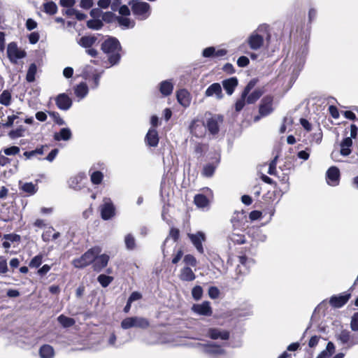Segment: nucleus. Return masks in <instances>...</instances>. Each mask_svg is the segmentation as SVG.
<instances>
[{"mask_svg":"<svg viewBox=\"0 0 358 358\" xmlns=\"http://www.w3.org/2000/svg\"><path fill=\"white\" fill-rule=\"evenodd\" d=\"M177 100L184 107H188L191 102V96L189 92L185 89L177 92Z\"/></svg>","mask_w":358,"mask_h":358,"instance_id":"obj_24","label":"nucleus"},{"mask_svg":"<svg viewBox=\"0 0 358 358\" xmlns=\"http://www.w3.org/2000/svg\"><path fill=\"white\" fill-rule=\"evenodd\" d=\"M149 325V321L146 318L141 317H127L121 322V327L124 329H128L132 327L146 329Z\"/></svg>","mask_w":358,"mask_h":358,"instance_id":"obj_6","label":"nucleus"},{"mask_svg":"<svg viewBox=\"0 0 358 358\" xmlns=\"http://www.w3.org/2000/svg\"><path fill=\"white\" fill-rule=\"evenodd\" d=\"M198 345L201 348V352L210 357H216L225 354L224 350L221 346L216 345L213 343L208 344L199 343Z\"/></svg>","mask_w":358,"mask_h":358,"instance_id":"obj_12","label":"nucleus"},{"mask_svg":"<svg viewBox=\"0 0 358 358\" xmlns=\"http://www.w3.org/2000/svg\"><path fill=\"white\" fill-rule=\"evenodd\" d=\"M208 295L213 299H217L220 296V290L216 287H210L208 289Z\"/></svg>","mask_w":358,"mask_h":358,"instance_id":"obj_59","label":"nucleus"},{"mask_svg":"<svg viewBox=\"0 0 358 358\" xmlns=\"http://www.w3.org/2000/svg\"><path fill=\"white\" fill-rule=\"evenodd\" d=\"M43 261V255H38L35 256L29 262V266L31 268H38L39 267Z\"/></svg>","mask_w":358,"mask_h":358,"instance_id":"obj_52","label":"nucleus"},{"mask_svg":"<svg viewBox=\"0 0 358 358\" xmlns=\"http://www.w3.org/2000/svg\"><path fill=\"white\" fill-rule=\"evenodd\" d=\"M58 322L64 328H68L75 324V320L71 317H66L64 315H60L57 317Z\"/></svg>","mask_w":358,"mask_h":358,"instance_id":"obj_40","label":"nucleus"},{"mask_svg":"<svg viewBox=\"0 0 358 358\" xmlns=\"http://www.w3.org/2000/svg\"><path fill=\"white\" fill-rule=\"evenodd\" d=\"M173 90V83L169 80H164L159 84V91L163 96L170 95Z\"/></svg>","mask_w":358,"mask_h":358,"instance_id":"obj_35","label":"nucleus"},{"mask_svg":"<svg viewBox=\"0 0 358 358\" xmlns=\"http://www.w3.org/2000/svg\"><path fill=\"white\" fill-rule=\"evenodd\" d=\"M205 94L206 96H215L217 99H221L223 97L222 87L220 83H215L210 85L206 90Z\"/></svg>","mask_w":358,"mask_h":358,"instance_id":"obj_21","label":"nucleus"},{"mask_svg":"<svg viewBox=\"0 0 358 358\" xmlns=\"http://www.w3.org/2000/svg\"><path fill=\"white\" fill-rule=\"evenodd\" d=\"M179 278L182 281H193L196 278V275L191 268L185 266L180 269Z\"/></svg>","mask_w":358,"mask_h":358,"instance_id":"obj_25","label":"nucleus"},{"mask_svg":"<svg viewBox=\"0 0 358 358\" xmlns=\"http://www.w3.org/2000/svg\"><path fill=\"white\" fill-rule=\"evenodd\" d=\"M145 143L151 147H157L159 143V136L157 130L150 128L145 138Z\"/></svg>","mask_w":358,"mask_h":358,"instance_id":"obj_22","label":"nucleus"},{"mask_svg":"<svg viewBox=\"0 0 358 358\" xmlns=\"http://www.w3.org/2000/svg\"><path fill=\"white\" fill-rule=\"evenodd\" d=\"M350 327L352 331H358V312L354 313L350 322Z\"/></svg>","mask_w":358,"mask_h":358,"instance_id":"obj_55","label":"nucleus"},{"mask_svg":"<svg viewBox=\"0 0 358 358\" xmlns=\"http://www.w3.org/2000/svg\"><path fill=\"white\" fill-rule=\"evenodd\" d=\"M57 108L62 110H68L72 106V99L65 93L58 94L55 98Z\"/></svg>","mask_w":358,"mask_h":358,"instance_id":"obj_16","label":"nucleus"},{"mask_svg":"<svg viewBox=\"0 0 358 358\" xmlns=\"http://www.w3.org/2000/svg\"><path fill=\"white\" fill-rule=\"evenodd\" d=\"M187 236L191 241L192 245L195 247L196 250L200 254L204 253L203 243L206 241V236L204 232L197 231L195 234L188 233Z\"/></svg>","mask_w":358,"mask_h":358,"instance_id":"obj_9","label":"nucleus"},{"mask_svg":"<svg viewBox=\"0 0 358 358\" xmlns=\"http://www.w3.org/2000/svg\"><path fill=\"white\" fill-rule=\"evenodd\" d=\"M223 123V116L221 115H213L206 119L205 128L212 135H216L220 131V127Z\"/></svg>","mask_w":358,"mask_h":358,"instance_id":"obj_8","label":"nucleus"},{"mask_svg":"<svg viewBox=\"0 0 358 358\" xmlns=\"http://www.w3.org/2000/svg\"><path fill=\"white\" fill-rule=\"evenodd\" d=\"M256 82L255 80H250L246 87L244 88L241 96L238 99L235 103V109L236 112H240L245 106L246 102V96L249 92L254 88Z\"/></svg>","mask_w":358,"mask_h":358,"instance_id":"obj_14","label":"nucleus"},{"mask_svg":"<svg viewBox=\"0 0 358 358\" xmlns=\"http://www.w3.org/2000/svg\"><path fill=\"white\" fill-rule=\"evenodd\" d=\"M208 336L213 340L221 339L226 341L229 338V332L216 328H210L208 331Z\"/></svg>","mask_w":358,"mask_h":358,"instance_id":"obj_20","label":"nucleus"},{"mask_svg":"<svg viewBox=\"0 0 358 358\" xmlns=\"http://www.w3.org/2000/svg\"><path fill=\"white\" fill-rule=\"evenodd\" d=\"M8 271L6 260L0 257V274H5Z\"/></svg>","mask_w":358,"mask_h":358,"instance_id":"obj_61","label":"nucleus"},{"mask_svg":"<svg viewBox=\"0 0 358 358\" xmlns=\"http://www.w3.org/2000/svg\"><path fill=\"white\" fill-rule=\"evenodd\" d=\"M7 55L10 61L15 64L18 59H22L26 56V52L24 50H20L16 43L11 42L8 45Z\"/></svg>","mask_w":358,"mask_h":358,"instance_id":"obj_10","label":"nucleus"},{"mask_svg":"<svg viewBox=\"0 0 358 358\" xmlns=\"http://www.w3.org/2000/svg\"><path fill=\"white\" fill-rule=\"evenodd\" d=\"M74 94L79 100L85 98L88 94V87L86 83H81L74 87Z\"/></svg>","mask_w":358,"mask_h":358,"instance_id":"obj_31","label":"nucleus"},{"mask_svg":"<svg viewBox=\"0 0 358 358\" xmlns=\"http://www.w3.org/2000/svg\"><path fill=\"white\" fill-rule=\"evenodd\" d=\"M129 4L131 6L133 14L140 20L147 19L150 15V6L143 1L131 0Z\"/></svg>","mask_w":358,"mask_h":358,"instance_id":"obj_4","label":"nucleus"},{"mask_svg":"<svg viewBox=\"0 0 358 358\" xmlns=\"http://www.w3.org/2000/svg\"><path fill=\"white\" fill-rule=\"evenodd\" d=\"M101 218L108 220L115 215V207L109 198L103 199V203L100 206Z\"/></svg>","mask_w":358,"mask_h":358,"instance_id":"obj_13","label":"nucleus"},{"mask_svg":"<svg viewBox=\"0 0 358 358\" xmlns=\"http://www.w3.org/2000/svg\"><path fill=\"white\" fill-rule=\"evenodd\" d=\"M278 156H275L273 159L270 162L268 170V173L270 175H275L276 173V164H277Z\"/></svg>","mask_w":358,"mask_h":358,"instance_id":"obj_57","label":"nucleus"},{"mask_svg":"<svg viewBox=\"0 0 358 358\" xmlns=\"http://www.w3.org/2000/svg\"><path fill=\"white\" fill-rule=\"evenodd\" d=\"M352 145V141L351 138H345L341 143V154L343 156H348L351 153L350 147Z\"/></svg>","mask_w":358,"mask_h":358,"instance_id":"obj_32","label":"nucleus"},{"mask_svg":"<svg viewBox=\"0 0 358 358\" xmlns=\"http://www.w3.org/2000/svg\"><path fill=\"white\" fill-rule=\"evenodd\" d=\"M39 355L41 358H53L55 351L51 345H43L40 348Z\"/></svg>","mask_w":358,"mask_h":358,"instance_id":"obj_36","label":"nucleus"},{"mask_svg":"<svg viewBox=\"0 0 358 358\" xmlns=\"http://www.w3.org/2000/svg\"><path fill=\"white\" fill-rule=\"evenodd\" d=\"M20 189L27 196H31L36 193L38 191V186L36 184L32 182H20Z\"/></svg>","mask_w":358,"mask_h":358,"instance_id":"obj_29","label":"nucleus"},{"mask_svg":"<svg viewBox=\"0 0 358 358\" xmlns=\"http://www.w3.org/2000/svg\"><path fill=\"white\" fill-rule=\"evenodd\" d=\"M304 62H305V56L303 55V53H301V54L297 53L296 55L295 62L293 64V68H294L293 71L296 76H297L299 74V73L303 68Z\"/></svg>","mask_w":358,"mask_h":358,"instance_id":"obj_33","label":"nucleus"},{"mask_svg":"<svg viewBox=\"0 0 358 358\" xmlns=\"http://www.w3.org/2000/svg\"><path fill=\"white\" fill-rule=\"evenodd\" d=\"M215 48L214 47H208L203 50L202 55L204 57H214Z\"/></svg>","mask_w":358,"mask_h":358,"instance_id":"obj_60","label":"nucleus"},{"mask_svg":"<svg viewBox=\"0 0 358 358\" xmlns=\"http://www.w3.org/2000/svg\"><path fill=\"white\" fill-rule=\"evenodd\" d=\"M336 338L341 344L345 345L348 348L358 344V335L352 334L350 331L343 329L336 334Z\"/></svg>","mask_w":358,"mask_h":358,"instance_id":"obj_7","label":"nucleus"},{"mask_svg":"<svg viewBox=\"0 0 358 358\" xmlns=\"http://www.w3.org/2000/svg\"><path fill=\"white\" fill-rule=\"evenodd\" d=\"M270 36L268 26L266 24H260L248 36L238 50L243 53H248L245 48L248 46L253 51L259 50L264 46L265 38L268 39Z\"/></svg>","mask_w":358,"mask_h":358,"instance_id":"obj_1","label":"nucleus"},{"mask_svg":"<svg viewBox=\"0 0 358 358\" xmlns=\"http://www.w3.org/2000/svg\"><path fill=\"white\" fill-rule=\"evenodd\" d=\"M97 280L103 287H106L113 280V278L104 274H101L98 276Z\"/></svg>","mask_w":358,"mask_h":358,"instance_id":"obj_47","label":"nucleus"},{"mask_svg":"<svg viewBox=\"0 0 358 358\" xmlns=\"http://www.w3.org/2000/svg\"><path fill=\"white\" fill-rule=\"evenodd\" d=\"M249 63H250V60L245 56H241L237 60V65L239 67H245L249 64Z\"/></svg>","mask_w":358,"mask_h":358,"instance_id":"obj_63","label":"nucleus"},{"mask_svg":"<svg viewBox=\"0 0 358 358\" xmlns=\"http://www.w3.org/2000/svg\"><path fill=\"white\" fill-rule=\"evenodd\" d=\"M101 249L99 247H94L86 251L81 257L74 259L72 264L78 268H83L90 265L94 260L96 255L101 253Z\"/></svg>","mask_w":358,"mask_h":358,"instance_id":"obj_3","label":"nucleus"},{"mask_svg":"<svg viewBox=\"0 0 358 358\" xmlns=\"http://www.w3.org/2000/svg\"><path fill=\"white\" fill-rule=\"evenodd\" d=\"M273 97L271 96H266L264 97L259 105V112L260 116L264 117L268 115L273 110L272 107Z\"/></svg>","mask_w":358,"mask_h":358,"instance_id":"obj_15","label":"nucleus"},{"mask_svg":"<svg viewBox=\"0 0 358 358\" xmlns=\"http://www.w3.org/2000/svg\"><path fill=\"white\" fill-rule=\"evenodd\" d=\"M43 11L49 15H55L57 12V6L53 1H48L43 4Z\"/></svg>","mask_w":358,"mask_h":358,"instance_id":"obj_43","label":"nucleus"},{"mask_svg":"<svg viewBox=\"0 0 358 358\" xmlns=\"http://www.w3.org/2000/svg\"><path fill=\"white\" fill-rule=\"evenodd\" d=\"M340 179L339 169L336 166L330 167L327 171V181L329 185L336 186Z\"/></svg>","mask_w":358,"mask_h":358,"instance_id":"obj_19","label":"nucleus"},{"mask_svg":"<svg viewBox=\"0 0 358 358\" xmlns=\"http://www.w3.org/2000/svg\"><path fill=\"white\" fill-rule=\"evenodd\" d=\"M24 131H25L24 127L23 126H20L17 129L11 130L8 133V136L10 138L15 139V138L23 136Z\"/></svg>","mask_w":358,"mask_h":358,"instance_id":"obj_45","label":"nucleus"},{"mask_svg":"<svg viewBox=\"0 0 358 358\" xmlns=\"http://www.w3.org/2000/svg\"><path fill=\"white\" fill-rule=\"evenodd\" d=\"M189 130L192 134L200 138L204 135L205 125L199 121H193L189 126Z\"/></svg>","mask_w":358,"mask_h":358,"instance_id":"obj_23","label":"nucleus"},{"mask_svg":"<svg viewBox=\"0 0 358 358\" xmlns=\"http://www.w3.org/2000/svg\"><path fill=\"white\" fill-rule=\"evenodd\" d=\"M335 351V346L333 343L329 342L326 349L322 351L316 358H329Z\"/></svg>","mask_w":358,"mask_h":358,"instance_id":"obj_39","label":"nucleus"},{"mask_svg":"<svg viewBox=\"0 0 358 358\" xmlns=\"http://www.w3.org/2000/svg\"><path fill=\"white\" fill-rule=\"evenodd\" d=\"M48 114L50 117H52L54 122L58 125H64L66 124L65 121L60 117L59 114L57 112H48Z\"/></svg>","mask_w":358,"mask_h":358,"instance_id":"obj_53","label":"nucleus"},{"mask_svg":"<svg viewBox=\"0 0 358 358\" xmlns=\"http://www.w3.org/2000/svg\"><path fill=\"white\" fill-rule=\"evenodd\" d=\"M115 20L123 29L133 28L135 25V22L127 17L117 16Z\"/></svg>","mask_w":358,"mask_h":358,"instance_id":"obj_37","label":"nucleus"},{"mask_svg":"<svg viewBox=\"0 0 358 358\" xmlns=\"http://www.w3.org/2000/svg\"><path fill=\"white\" fill-rule=\"evenodd\" d=\"M97 41L94 36H85L80 38L78 43L80 46L89 48H91Z\"/></svg>","mask_w":358,"mask_h":358,"instance_id":"obj_34","label":"nucleus"},{"mask_svg":"<svg viewBox=\"0 0 358 358\" xmlns=\"http://www.w3.org/2000/svg\"><path fill=\"white\" fill-rule=\"evenodd\" d=\"M124 243L127 250H132L136 248V239L134 236L129 234L124 237Z\"/></svg>","mask_w":358,"mask_h":358,"instance_id":"obj_44","label":"nucleus"},{"mask_svg":"<svg viewBox=\"0 0 358 358\" xmlns=\"http://www.w3.org/2000/svg\"><path fill=\"white\" fill-rule=\"evenodd\" d=\"M183 261L187 265H189V266H196V263H197L196 259L192 255H186L184 257Z\"/></svg>","mask_w":358,"mask_h":358,"instance_id":"obj_56","label":"nucleus"},{"mask_svg":"<svg viewBox=\"0 0 358 358\" xmlns=\"http://www.w3.org/2000/svg\"><path fill=\"white\" fill-rule=\"evenodd\" d=\"M103 178V175L101 171H93L90 175V179L93 184L99 185L101 183Z\"/></svg>","mask_w":358,"mask_h":358,"instance_id":"obj_46","label":"nucleus"},{"mask_svg":"<svg viewBox=\"0 0 358 358\" xmlns=\"http://www.w3.org/2000/svg\"><path fill=\"white\" fill-rule=\"evenodd\" d=\"M101 50L108 55V61L111 66L117 64L120 60L121 45L115 38H109L101 44Z\"/></svg>","mask_w":358,"mask_h":358,"instance_id":"obj_2","label":"nucleus"},{"mask_svg":"<svg viewBox=\"0 0 358 358\" xmlns=\"http://www.w3.org/2000/svg\"><path fill=\"white\" fill-rule=\"evenodd\" d=\"M85 178L83 173L78 174L73 177H71L69 180V185L71 188L75 190H80L82 188L80 185L81 181Z\"/></svg>","mask_w":358,"mask_h":358,"instance_id":"obj_30","label":"nucleus"},{"mask_svg":"<svg viewBox=\"0 0 358 358\" xmlns=\"http://www.w3.org/2000/svg\"><path fill=\"white\" fill-rule=\"evenodd\" d=\"M228 241L234 244H243L245 242V236L241 234L232 232L228 236Z\"/></svg>","mask_w":358,"mask_h":358,"instance_id":"obj_41","label":"nucleus"},{"mask_svg":"<svg viewBox=\"0 0 358 358\" xmlns=\"http://www.w3.org/2000/svg\"><path fill=\"white\" fill-rule=\"evenodd\" d=\"M37 72V66L36 64H31L27 73L26 80L28 83H32L35 80V76Z\"/></svg>","mask_w":358,"mask_h":358,"instance_id":"obj_42","label":"nucleus"},{"mask_svg":"<svg viewBox=\"0 0 358 358\" xmlns=\"http://www.w3.org/2000/svg\"><path fill=\"white\" fill-rule=\"evenodd\" d=\"M10 93L5 90L0 95V103L4 106H8L10 103Z\"/></svg>","mask_w":358,"mask_h":358,"instance_id":"obj_49","label":"nucleus"},{"mask_svg":"<svg viewBox=\"0 0 358 358\" xmlns=\"http://www.w3.org/2000/svg\"><path fill=\"white\" fill-rule=\"evenodd\" d=\"M3 152L6 155H15L20 152V148L17 146H12L4 149Z\"/></svg>","mask_w":358,"mask_h":358,"instance_id":"obj_62","label":"nucleus"},{"mask_svg":"<svg viewBox=\"0 0 358 358\" xmlns=\"http://www.w3.org/2000/svg\"><path fill=\"white\" fill-rule=\"evenodd\" d=\"M109 259V256L106 254H99L98 255H96V257L92 262V267L94 271L96 272H100L103 268H104L107 266Z\"/></svg>","mask_w":358,"mask_h":358,"instance_id":"obj_18","label":"nucleus"},{"mask_svg":"<svg viewBox=\"0 0 358 358\" xmlns=\"http://www.w3.org/2000/svg\"><path fill=\"white\" fill-rule=\"evenodd\" d=\"M252 264V260L245 256L238 257V264L236 268V277H234V280L241 282L243 281L242 277L249 273L250 268Z\"/></svg>","mask_w":358,"mask_h":358,"instance_id":"obj_5","label":"nucleus"},{"mask_svg":"<svg viewBox=\"0 0 358 358\" xmlns=\"http://www.w3.org/2000/svg\"><path fill=\"white\" fill-rule=\"evenodd\" d=\"M251 236L256 241L264 242L266 239V236L263 234L259 229H256L251 232Z\"/></svg>","mask_w":358,"mask_h":358,"instance_id":"obj_48","label":"nucleus"},{"mask_svg":"<svg viewBox=\"0 0 358 358\" xmlns=\"http://www.w3.org/2000/svg\"><path fill=\"white\" fill-rule=\"evenodd\" d=\"M192 295L194 299L198 301L199 300L203 295V289L201 286L196 285L193 287L192 290Z\"/></svg>","mask_w":358,"mask_h":358,"instance_id":"obj_51","label":"nucleus"},{"mask_svg":"<svg viewBox=\"0 0 358 358\" xmlns=\"http://www.w3.org/2000/svg\"><path fill=\"white\" fill-rule=\"evenodd\" d=\"M215 167L212 164H207L203 167V173L206 177H210L213 175Z\"/></svg>","mask_w":358,"mask_h":358,"instance_id":"obj_58","label":"nucleus"},{"mask_svg":"<svg viewBox=\"0 0 358 358\" xmlns=\"http://www.w3.org/2000/svg\"><path fill=\"white\" fill-rule=\"evenodd\" d=\"M101 76V73L93 74L92 79L90 80V82H91L90 85L92 88L96 89L99 86Z\"/></svg>","mask_w":358,"mask_h":358,"instance_id":"obj_54","label":"nucleus"},{"mask_svg":"<svg viewBox=\"0 0 358 358\" xmlns=\"http://www.w3.org/2000/svg\"><path fill=\"white\" fill-rule=\"evenodd\" d=\"M192 309L194 313L200 315L210 316L213 313L210 303L208 301H203L201 303L194 304Z\"/></svg>","mask_w":358,"mask_h":358,"instance_id":"obj_17","label":"nucleus"},{"mask_svg":"<svg viewBox=\"0 0 358 358\" xmlns=\"http://www.w3.org/2000/svg\"><path fill=\"white\" fill-rule=\"evenodd\" d=\"M87 25L90 29L99 30L102 27L103 23L99 20H90L87 21Z\"/></svg>","mask_w":358,"mask_h":358,"instance_id":"obj_50","label":"nucleus"},{"mask_svg":"<svg viewBox=\"0 0 358 358\" xmlns=\"http://www.w3.org/2000/svg\"><path fill=\"white\" fill-rule=\"evenodd\" d=\"M263 91L261 89H256L252 92L248 94L246 96V102L248 104L255 103L263 94Z\"/></svg>","mask_w":358,"mask_h":358,"instance_id":"obj_38","label":"nucleus"},{"mask_svg":"<svg viewBox=\"0 0 358 358\" xmlns=\"http://www.w3.org/2000/svg\"><path fill=\"white\" fill-rule=\"evenodd\" d=\"M222 85L229 95H231L238 85V80L236 77H232L222 81Z\"/></svg>","mask_w":358,"mask_h":358,"instance_id":"obj_26","label":"nucleus"},{"mask_svg":"<svg viewBox=\"0 0 358 358\" xmlns=\"http://www.w3.org/2000/svg\"><path fill=\"white\" fill-rule=\"evenodd\" d=\"M115 15L112 12H106L102 15V20L106 22L110 23L115 19Z\"/></svg>","mask_w":358,"mask_h":358,"instance_id":"obj_64","label":"nucleus"},{"mask_svg":"<svg viewBox=\"0 0 358 358\" xmlns=\"http://www.w3.org/2000/svg\"><path fill=\"white\" fill-rule=\"evenodd\" d=\"M53 138L57 141H69L72 138V132L69 128H62L54 134Z\"/></svg>","mask_w":358,"mask_h":358,"instance_id":"obj_27","label":"nucleus"},{"mask_svg":"<svg viewBox=\"0 0 358 358\" xmlns=\"http://www.w3.org/2000/svg\"><path fill=\"white\" fill-rule=\"evenodd\" d=\"M194 203L199 208H208L210 204V199L203 194H198L194 196Z\"/></svg>","mask_w":358,"mask_h":358,"instance_id":"obj_28","label":"nucleus"},{"mask_svg":"<svg viewBox=\"0 0 358 358\" xmlns=\"http://www.w3.org/2000/svg\"><path fill=\"white\" fill-rule=\"evenodd\" d=\"M351 297L349 292H343L338 295H333L329 298V303L332 308H340L344 306Z\"/></svg>","mask_w":358,"mask_h":358,"instance_id":"obj_11","label":"nucleus"}]
</instances>
